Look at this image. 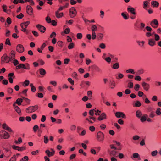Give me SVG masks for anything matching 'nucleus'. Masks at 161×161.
<instances>
[{
    "label": "nucleus",
    "instance_id": "f257e3e1",
    "mask_svg": "<svg viewBox=\"0 0 161 161\" xmlns=\"http://www.w3.org/2000/svg\"><path fill=\"white\" fill-rule=\"evenodd\" d=\"M16 68L17 69L23 68L25 69L29 70L30 69V65L28 63H26L25 64H20L16 66Z\"/></svg>",
    "mask_w": 161,
    "mask_h": 161
},
{
    "label": "nucleus",
    "instance_id": "f03ea898",
    "mask_svg": "<svg viewBox=\"0 0 161 161\" xmlns=\"http://www.w3.org/2000/svg\"><path fill=\"white\" fill-rule=\"evenodd\" d=\"M38 108L37 105L30 106L26 109V112L27 113H31L33 112L36 110Z\"/></svg>",
    "mask_w": 161,
    "mask_h": 161
},
{
    "label": "nucleus",
    "instance_id": "7ed1b4c3",
    "mask_svg": "<svg viewBox=\"0 0 161 161\" xmlns=\"http://www.w3.org/2000/svg\"><path fill=\"white\" fill-rule=\"evenodd\" d=\"M77 11L74 7L71 8L69 10V15L71 18H74L76 15Z\"/></svg>",
    "mask_w": 161,
    "mask_h": 161
},
{
    "label": "nucleus",
    "instance_id": "20e7f679",
    "mask_svg": "<svg viewBox=\"0 0 161 161\" xmlns=\"http://www.w3.org/2000/svg\"><path fill=\"white\" fill-rule=\"evenodd\" d=\"M1 61L3 62H6V63H8L10 61L9 60L8 56L5 53L1 57Z\"/></svg>",
    "mask_w": 161,
    "mask_h": 161
},
{
    "label": "nucleus",
    "instance_id": "39448f33",
    "mask_svg": "<svg viewBox=\"0 0 161 161\" xmlns=\"http://www.w3.org/2000/svg\"><path fill=\"white\" fill-rule=\"evenodd\" d=\"M16 50L19 53H23L24 51V48L22 45L19 44L16 47Z\"/></svg>",
    "mask_w": 161,
    "mask_h": 161
},
{
    "label": "nucleus",
    "instance_id": "423d86ee",
    "mask_svg": "<svg viewBox=\"0 0 161 161\" xmlns=\"http://www.w3.org/2000/svg\"><path fill=\"white\" fill-rule=\"evenodd\" d=\"M15 52L13 50H12L9 54V56H8L9 58V60L10 61L14 60L15 58Z\"/></svg>",
    "mask_w": 161,
    "mask_h": 161
},
{
    "label": "nucleus",
    "instance_id": "0eeeda50",
    "mask_svg": "<svg viewBox=\"0 0 161 161\" xmlns=\"http://www.w3.org/2000/svg\"><path fill=\"white\" fill-rule=\"evenodd\" d=\"M115 116L117 118H125V114L122 112H117L115 113Z\"/></svg>",
    "mask_w": 161,
    "mask_h": 161
},
{
    "label": "nucleus",
    "instance_id": "6e6552de",
    "mask_svg": "<svg viewBox=\"0 0 161 161\" xmlns=\"http://www.w3.org/2000/svg\"><path fill=\"white\" fill-rule=\"evenodd\" d=\"M104 135L101 131H99L97 134V138L99 141H102L104 139Z\"/></svg>",
    "mask_w": 161,
    "mask_h": 161
},
{
    "label": "nucleus",
    "instance_id": "1a4fd4ad",
    "mask_svg": "<svg viewBox=\"0 0 161 161\" xmlns=\"http://www.w3.org/2000/svg\"><path fill=\"white\" fill-rule=\"evenodd\" d=\"M36 27L41 33H44L46 30L45 27L40 24L36 25Z\"/></svg>",
    "mask_w": 161,
    "mask_h": 161
},
{
    "label": "nucleus",
    "instance_id": "9d476101",
    "mask_svg": "<svg viewBox=\"0 0 161 161\" xmlns=\"http://www.w3.org/2000/svg\"><path fill=\"white\" fill-rule=\"evenodd\" d=\"M150 25L154 28H156L158 25V23L157 19H155L151 21Z\"/></svg>",
    "mask_w": 161,
    "mask_h": 161
},
{
    "label": "nucleus",
    "instance_id": "9b49d317",
    "mask_svg": "<svg viewBox=\"0 0 161 161\" xmlns=\"http://www.w3.org/2000/svg\"><path fill=\"white\" fill-rule=\"evenodd\" d=\"M0 135L1 136L3 135V138L4 139H8L10 137L9 134L5 131H2L0 132Z\"/></svg>",
    "mask_w": 161,
    "mask_h": 161
},
{
    "label": "nucleus",
    "instance_id": "f8f14e48",
    "mask_svg": "<svg viewBox=\"0 0 161 161\" xmlns=\"http://www.w3.org/2000/svg\"><path fill=\"white\" fill-rule=\"evenodd\" d=\"M26 11L27 13L31 15V13L32 14L33 13V9L32 7L29 5L27 6L26 7Z\"/></svg>",
    "mask_w": 161,
    "mask_h": 161
},
{
    "label": "nucleus",
    "instance_id": "ddd939ff",
    "mask_svg": "<svg viewBox=\"0 0 161 161\" xmlns=\"http://www.w3.org/2000/svg\"><path fill=\"white\" fill-rule=\"evenodd\" d=\"M13 106H14V108L15 111L19 115H21V110L17 106H16V104H15V103L13 104Z\"/></svg>",
    "mask_w": 161,
    "mask_h": 161
},
{
    "label": "nucleus",
    "instance_id": "4468645a",
    "mask_svg": "<svg viewBox=\"0 0 161 161\" xmlns=\"http://www.w3.org/2000/svg\"><path fill=\"white\" fill-rule=\"evenodd\" d=\"M12 147L13 149L19 151H22L25 149V148L24 147H19L15 145L12 146Z\"/></svg>",
    "mask_w": 161,
    "mask_h": 161
},
{
    "label": "nucleus",
    "instance_id": "2eb2a0df",
    "mask_svg": "<svg viewBox=\"0 0 161 161\" xmlns=\"http://www.w3.org/2000/svg\"><path fill=\"white\" fill-rule=\"evenodd\" d=\"M127 10L128 12L130 13L133 15H135L136 14V12L134 8L130 6H129L127 8Z\"/></svg>",
    "mask_w": 161,
    "mask_h": 161
},
{
    "label": "nucleus",
    "instance_id": "dca6fc26",
    "mask_svg": "<svg viewBox=\"0 0 161 161\" xmlns=\"http://www.w3.org/2000/svg\"><path fill=\"white\" fill-rule=\"evenodd\" d=\"M142 86L144 89L146 91H147L149 90L150 85L144 82L142 83Z\"/></svg>",
    "mask_w": 161,
    "mask_h": 161
},
{
    "label": "nucleus",
    "instance_id": "f3484780",
    "mask_svg": "<svg viewBox=\"0 0 161 161\" xmlns=\"http://www.w3.org/2000/svg\"><path fill=\"white\" fill-rule=\"evenodd\" d=\"M106 119V115L104 113H103L98 117V119L99 121L103 120Z\"/></svg>",
    "mask_w": 161,
    "mask_h": 161
},
{
    "label": "nucleus",
    "instance_id": "a211bd4d",
    "mask_svg": "<svg viewBox=\"0 0 161 161\" xmlns=\"http://www.w3.org/2000/svg\"><path fill=\"white\" fill-rule=\"evenodd\" d=\"M148 44L151 46H153L156 44V42L153 39H148Z\"/></svg>",
    "mask_w": 161,
    "mask_h": 161
},
{
    "label": "nucleus",
    "instance_id": "6ab92c4d",
    "mask_svg": "<svg viewBox=\"0 0 161 161\" xmlns=\"http://www.w3.org/2000/svg\"><path fill=\"white\" fill-rule=\"evenodd\" d=\"M30 22L29 21H27L26 22L22 23L20 24V26L22 28H23V27L26 28L28 25L30 24Z\"/></svg>",
    "mask_w": 161,
    "mask_h": 161
},
{
    "label": "nucleus",
    "instance_id": "aec40b11",
    "mask_svg": "<svg viewBox=\"0 0 161 161\" xmlns=\"http://www.w3.org/2000/svg\"><path fill=\"white\" fill-rule=\"evenodd\" d=\"M45 153L49 157L53 156L55 153V151L50 152L49 150H47L45 151Z\"/></svg>",
    "mask_w": 161,
    "mask_h": 161
},
{
    "label": "nucleus",
    "instance_id": "412c9836",
    "mask_svg": "<svg viewBox=\"0 0 161 161\" xmlns=\"http://www.w3.org/2000/svg\"><path fill=\"white\" fill-rule=\"evenodd\" d=\"M121 15L124 19L127 20L129 18V15L126 12H123L121 14Z\"/></svg>",
    "mask_w": 161,
    "mask_h": 161
},
{
    "label": "nucleus",
    "instance_id": "4be33fe9",
    "mask_svg": "<svg viewBox=\"0 0 161 161\" xmlns=\"http://www.w3.org/2000/svg\"><path fill=\"white\" fill-rule=\"evenodd\" d=\"M23 102V99L21 98H19L16 100V101L14 103L17 104L18 105H20L21 104V103Z\"/></svg>",
    "mask_w": 161,
    "mask_h": 161
},
{
    "label": "nucleus",
    "instance_id": "5701e85b",
    "mask_svg": "<svg viewBox=\"0 0 161 161\" xmlns=\"http://www.w3.org/2000/svg\"><path fill=\"white\" fill-rule=\"evenodd\" d=\"M59 12L58 11H56L55 12V15L57 18H59L62 17L63 15V13L62 12L59 13Z\"/></svg>",
    "mask_w": 161,
    "mask_h": 161
},
{
    "label": "nucleus",
    "instance_id": "b1692460",
    "mask_svg": "<svg viewBox=\"0 0 161 161\" xmlns=\"http://www.w3.org/2000/svg\"><path fill=\"white\" fill-rule=\"evenodd\" d=\"M40 74L41 75H44L46 74V71L43 68H40L39 69Z\"/></svg>",
    "mask_w": 161,
    "mask_h": 161
},
{
    "label": "nucleus",
    "instance_id": "393cba45",
    "mask_svg": "<svg viewBox=\"0 0 161 161\" xmlns=\"http://www.w3.org/2000/svg\"><path fill=\"white\" fill-rule=\"evenodd\" d=\"M152 5H153L154 7H158L159 6V3L156 1H152L151 3Z\"/></svg>",
    "mask_w": 161,
    "mask_h": 161
},
{
    "label": "nucleus",
    "instance_id": "a878e982",
    "mask_svg": "<svg viewBox=\"0 0 161 161\" xmlns=\"http://www.w3.org/2000/svg\"><path fill=\"white\" fill-rule=\"evenodd\" d=\"M119 67V63H116L113 65L112 68L114 69H118Z\"/></svg>",
    "mask_w": 161,
    "mask_h": 161
},
{
    "label": "nucleus",
    "instance_id": "bb28decb",
    "mask_svg": "<svg viewBox=\"0 0 161 161\" xmlns=\"http://www.w3.org/2000/svg\"><path fill=\"white\" fill-rule=\"evenodd\" d=\"M49 139L47 135H45L44 136V142L45 144H47L49 142Z\"/></svg>",
    "mask_w": 161,
    "mask_h": 161
},
{
    "label": "nucleus",
    "instance_id": "cd10ccee",
    "mask_svg": "<svg viewBox=\"0 0 161 161\" xmlns=\"http://www.w3.org/2000/svg\"><path fill=\"white\" fill-rule=\"evenodd\" d=\"M142 114L140 111L138 110L136 111V115L138 118H140L141 117Z\"/></svg>",
    "mask_w": 161,
    "mask_h": 161
},
{
    "label": "nucleus",
    "instance_id": "c85d7f7f",
    "mask_svg": "<svg viewBox=\"0 0 161 161\" xmlns=\"http://www.w3.org/2000/svg\"><path fill=\"white\" fill-rule=\"evenodd\" d=\"M131 80H129V82L128 84V87L130 88H132L133 87V84L131 82Z\"/></svg>",
    "mask_w": 161,
    "mask_h": 161
},
{
    "label": "nucleus",
    "instance_id": "c756f323",
    "mask_svg": "<svg viewBox=\"0 0 161 161\" xmlns=\"http://www.w3.org/2000/svg\"><path fill=\"white\" fill-rule=\"evenodd\" d=\"M147 114H145L144 116H142L141 118V120L142 122H143L146 120V117H147Z\"/></svg>",
    "mask_w": 161,
    "mask_h": 161
},
{
    "label": "nucleus",
    "instance_id": "7c9ffc66",
    "mask_svg": "<svg viewBox=\"0 0 161 161\" xmlns=\"http://www.w3.org/2000/svg\"><path fill=\"white\" fill-rule=\"evenodd\" d=\"M117 152L114 150H112L110 152V154L111 156H115Z\"/></svg>",
    "mask_w": 161,
    "mask_h": 161
},
{
    "label": "nucleus",
    "instance_id": "2f4dec72",
    "mask_svg": "<svg viewBox=\"0 0 161 161\" xmlns=\"http://www.w3.org/2000/svg\"><path fill=\"white\" fill-rule=\"evenodd\" d=\"M124 77V75L121 73H119L118 74V76H116V78L117 79H121Z\"/></svg>",
    "mask_w": 161,
    "mask_h": 161
},
{
    "label": "nucleus",
    "instance_id": "473e14b6",
    "mask_svg": "<svg viewBox=\"0 0 161 161\" xmlns=\"http://www.w3.org/2000/svg\"><path fill=\"white\" fill-rule=\"evenodd\" d=\"M13 61L12 62V63L14 64V65L16 66V67L18 66L17 65L18 64L19 65V62L17 59H14Z\"/></svg>",
    "mask_w": 161,
    "mask_h": 161
},
{
    "label": "nucleus",
    "instance_id": "72a5a7b5",
    "mask_svg": "<svg viewBox=\"0 0 161 161\" xmlns=\"http://www.w3.org/2000/svg\"><path fill=\"white\" fill-rule=\"evenodd\" d=\"M156 113L158 115H159L161 114V108H157L156 111Z\"/></svg>",
    "mask_w": 161,
    "mask_h": 161
},
{
    "label": "nucleus",
    "instance_id": "f704fd0d",
    "mask_svg": "<svg viewBox=\"0 0 161 161\" xmlns=\"http://www.w3.org/2000/svg\"><path fill=\"white\" fill-rule=\"evenodd\" d=\"M6 8H7L6 5H4L3 6V11L4 12L8 13V11H9V12L11 11V10H7L6 9Z\"/></svg>",
    "mask_w": 161,
    "mask_h": 161
},
{
    "label": "nucleus",
    "instance_id": "c9c22d12",
    "mask_svg": "<svg viewBox=\"0 0 161 161\" xmlns=\"http://www.w3.org/2000/svg\"><path fill=\"white\" fill-rule=\"evenodd\" d=\"M126 72L127 73H131L133 74H135L134 70L131 69H130L128 70H126Z\"/></svg>",
    "mask_w": 161,
    "mask_h": 161
},
{
    "label": "nucleus",
    "instance_id": "e433bc0d",
    "mask_svg": "<svg viewBox=\"0 0 161 161\" xmlns=\"http://www.w3.org/2000/svg\"><path fill=\"white\" fill-rule=\"evenodd\" d=\"M82 34L81 33H78L76 35V37L78 39H80L82 37Z\"/></svg>",
    "mask_w": 161,
    "mask_h": 161
},
{
    "label": "nucleus",
    "instance_id": "4c0bfd02",
    "mask_svg": "<svg viewBox=\"0 0 161 161\" xmlns=\"http://www.w3.org/2000/svg\"><path fill=\"white\" fill-rule=\"evenodd\" d=\"M68 81L72 85H73L74 84V81L72 80L71 78H69L68 79Z\"/></svg>",
    "mask_w": 161,
    "mask_h": 161
},
{
    "label": "nucleus",
    "instance_id": "58836bf2",
    "mask_svg": "<svg viewBox=\"0 0 161 161\" xmlns=\"http://www.w3.org/2000/svg\"><path fill=\"white\" fill-rule=\"evenodd\" d=\"M74 44L73 43H70L68 46V48L69 49H71L74 48Z\"/></svg>",
    "mask_w": 161,
    "mask_h": 161
},
{
    "label": "nucleus",
    "instance_id": "ea45409f",
    "mask_svg": "<svg viewBox=\"0 0 161 161\" xmlns=\"http://www.w3.org/2000/svg\"><path fill=\"white\" fill-rule=\"evenodd\" d=\"M92 31H96L97 30V27L95 25H93L91 27Z\"/></svg>",
    "mask_w": 161,
    "mask_h": 161
},
{
    "label": "nucleus",
    "instance_id": "a19ab883",
    "mask_svg": "<svg viewBox=\"0 0 161 161\" xmlns=\"http://www.w3.org/2000/svg\"><path fill=\"white\" fill-rule=\"evenodd\" d=\"M155 41H158L160 39L159 36L157 34H154Z\"/></svg>",
    "mask_w": 161,
    "mask_h": 161
},
{
    "label": "nucleus",
    "instance_id": "79ce46f5",
    "mask_svg": "<svg viewBox=\"0 0 161 161\" xmlns=\"http://www.w3.org/2000/svg\"><path fill=\"white\" fill-rule=\"evenodd\" d=\"M103 37V35L101 33H99L97 35V37L98 39H102Z\"/></svg>",
    "mask_w": 161,
    "mask_h": 161
},
{
    "label": "nucleus",
    "instance_id": "37998d69",
    "mask_svg": "<svg viewBox=\"0 0 161 161\" xmlns=\"http://www.w3.org/2000/svg\"><path fill=\"white\" fill-rule=\"evenodd\" d=\"M158 153V151L157 150H155L152 152L151 154L153 156H156Z\"/></svg>",
    "mask_w": 161,
    "mask_h": 161
},
{
    "label": "nucleus",
    "instance_id": "c03bdc74",
    "mask_svg": "<svg viewBox=\"0 0 161 161\" xmlns=\"http://www.w3.org/2000/svg\"><path fill=\"white\" fill-rule=\"evenodd\" d=\"M39 129V126L37 125H35L33 127V130L34 132H36Z\"/></svg>",
    "mask_w": 161,
    "mask_h": 161
},
{
    "label": "nucleus",
    "instance_id": "a18cd8bd",
    "mask_svg": "<svg viewBox=\"0 0 161 161\" xmlns=\"http://www.w3.org/2000/svg\"><path fill=\"white\" fill-rule=\"evenodd\" d=\"M137 43L139 44V45L142 47L143 46L145 42L144 41H142L141 42H140L139 41H137Z\"/></svg>",
    "mask_w": 161,
    "mask_h": 161
},
{
    "label": "nucleus",
    "instance_id": "49530a36",
    "mask_svg": "<svg viewBox=\"0 0 161 161\" xmlns=\"http://www.w3.org/2000/svg\"><path fill=\"white\" fill-rule=\"evenodd\" d=\"M32 32L35 37H37L39 36L38 33L36 31H32Z\"/></svg>",
    "mask_w": 161,
    "mask_h": 161
},
{
    "label": "nucleus",
    "instance_id": "de8ad7c7",
    "mask_svg": "<svg viewBox=\"0 0 161 161\" xmlns=\"http://www.w3.org/2000/svg\"><path fill=\"white\" fill-rule=\"evenodd\" d=\"M46 20L48 23H50L51 22V19L49 16H47L46 17Z\"/></svg>",
    "mask_w": 161,
    "mask_h": 161
},
{
    "label": "nucleus",
    "instance_id": "09e8293b",
    "mask_svg": "<svg viewBox=\"0 0 161 161\" xmlns=\"http://www.w3.org/2000/svg\"><path fill=\"white\" fill-rule=\"evenodd\" d=\"M141 103L139 101H136L135 104V106L136 107H139L141 106Z\"/></svg>",
    "mask_w": 161,
    "mask_h": 161
},
{
    "label": "nucleus",
    "instance_id": "8fccbe9b",
    "mask_svg": "<svg viewBox=\"0 0 161 161\" xmlns=\"http://www.w3.org/2000/svg\"><path fill=\"white\" fill-rule=\"evenodd\" d=\"M95 110L94 109H92L89 112V114L91 116H93L94 114V111Z\"/></svg>",
    "mask_w": 161,
    "mask_h": 161
},
{
    "label": "nucleus",
    "instance_id": "3c124183",
    "mask_svg": "<svg viewBox=\"0 0 161 161\" xmlns=\"http://www.w3.org/2000/svg\"><path fill=\"white\" fill-rule=\"evenodd\" d=\"M110 84L112 86L111 87V88L112 89H113L114 88V87L115 86V84L114 81H110Z\"/></svg>",
    "mask_w": 161,
    "mask_h": 161
},
{
    "label": "nucleus",
    "instance_id": "603ef678",
    "mask_svg": "<svg viewBox=\"0 0 161 161\" xmlns=\"http://www.w3.org/2000/svg\"><path fill=\"white\" fill-rule=\"evenodd\" d=\"M24 16V15L21 13H20L19 15H17L16 16V17L19 19H22Z\"/></svg>",
    "mask_w": 161,
    "mask_h": 161
},
{
    "label": "nucleus",
    "instance_id": "864d4df0",
    "mask_svg": "<svg viewBox=\"0 0 161 161\" xmlns=\"http://www.w3.org/2000/svg\"><path fill=\"white\" fill-rule=\"evenodd\" d=\"M133 157L134 158H137L139 157V155L137 153H133Z\"/></svg>",
    "mask_w": 161,
    "mask_h": 161
},
{
    "label": "nucleus",
    "instance_id": "5fc2aeb1",
    "mask_svg": "<svg viewBox=\"0 0 161 161\" xmlns=\"http://www.w3.org/2000/svg\"><path fill=\"white\" fill-rule=\"evenodd\" d=\"M139 87H140L139 85L138 84H136L135 86L134 89L136 91H137L139 90Z\"/></svg>",
    "mask_w": 161,
    "mask_h": 161
},
{
    "label": "nucleus",
    "instance_id": "6e6d98bb",
    "mask_svg": "<svg viewBox=\"0 0 161 161\" xmlns=\"http://www.w3.org/2000/svg\"><path fill=\"white\" fill-rule=\"evenodd\" d=\"M148 2L147 1H144L143 4V8L145 9V7H147L148 5Z\"/></svg>",
    "mask_w": 161,
    "mask_h": 161
},
{
    "label": "nucleus",
    "instance_id": "4d7b16f0",
    "mask_svg": "<svg viewBox=\"0 0 161 161\" xmlns=\"http://www.w3.org/2000/svg\"><path fill=\"white\" fill-rule=\"evenodd\" d=\"M5 44H8L9 45H11V43L9 38H8L6 39L5 41Z\"/></svg>",
    "mask_w": 161,
    "mask_h": 161
},
{
    "label": "nucleus",
    "instance_id": "13d9d810",
    "mask_svg": "<svg viewBox=\"0 0 161 161\" xmlns=\"http://www.w3.org/2000/svg\"><path fill=\"white\" fill-rule=\"evenodd\" d=\"M132 138L134 140H137L139 139L140 137L138 135H135Z\"/></svg>",
    "mask_w": 161,
    "mask_h": 161
},
{
    "label": "nucleus",
    "instance_id": "bf43d9fd",
    "mask_svg": "<svg viewBox=\"0 0 161 161\" xmlns=\"http://www.w3.org/2000/svg\"><path fill=\"white\" fill-rule=\"evenodd\" d=\"M16 156L15 155H14L10 160L9 161H16Z\"/></svg>",
    "mask_w": 161,
    "mask_h": 161
},
{
    "label": "nucleus",
    "instance_id": "052dcab7",
    "mask_svg": "<svg viewBox=\"0 0 161 161\" xmlns=\"http://www.w3.org/2000/svg\"><path fill=\"white\" fill-rule=\"evenodd\" d=\"M99 47L102 49H104L106 47V46L104 43H101L100 44Z\"/></svg>",
    "mask_w": 161,
    "mask_h": 161
},
{
    "label": "nucleus",
    "instance_id": "680f3d73",
    "mask_svg": "<svg viewBox=\"0 0 161 161\" xmlns=\"http://www.w3.org/2000/svg\"><path fill=\"white\" fill-rule=\"evenodd\" d=\"M7 22L9 25H10L12 21L11 19L9 17H8L7 19Z\"/></svg>",
    "mask_w": 161,
    "mask_h": 161
},
{
    "label": "nucleus",
    "instance_id": "e2e57ef3",
    "mask_svg": "<svg viewBox=\"0 0 161 161\" xmlns=\"http://www.w3.org/2000/svg\"><path fill=\"white\" fill-rule=\"evenodd\" d=\"M46 120V117L45 116L43 115L42 116L41 121L42 122H44Z\"/></svg>",
    "mask_w": 161,
    "mask_h": 161
},
{
    "label": "nucleus",
    "instance_id": "0e129e2a",
    "mask_svg": "<svg viewBox=\"0 0 161 161\" xmlns=\"http://www.w3.org/2000/svg\"><path fill=\"white\" fill-rule=\"evenodd\" d=\"M28 157L27 156H25L22 159H21L22 161H27L28 160Z\"/></svg>",
    "mask_w": 161,
    "mask_h": 161
},
{
    "label": "nucleus",
    "instance_id": "69168bd1",
    "mask_svg": "<svg viewBox=\"0 0 161 161\" xmlns=\"http://www.w3.org/2000/svg\"><path fill=\"white\" fill-rule=\"evenodd\" d=\"M155 116V114L154 113V112L153 111L151 112L149 114V117L151 118H153Z\"/></svg>",
    "mask_w": 161,
    "mask_h": 161
},
{
    "label": "nucleus",
    "instance_id": "338daca9",
    "mask_svg": "<svg viewBox=\"0 0 161 161\" xmlns=\"http://www.w3.org/2000/svg\"><path fill=\"white\" fill-rule=\"evenodd\" d=\"M56 36V33L55 32H53L52 33L50 36V37L51 38L55 37Z\"/></svg>",
    "mask_w": 161,
    "mask_h": 161
},
{
    "label": "nucleus",
    "instance_id": "774afa93",
    "mask_svg": "<svg viewBox=\"0 0 161 161\" xmlns=\"http://www.w3.org/2000/svg\"><path fill=\"white\" fill-rule=\"evenodd\" d=\"M144 72V70L143 69H140L138 70L137 72V74L138 75H141L143 74Z\"/></svg>",
    "mask_w": 161,
    "mask_h": 161
}]
</instances>
